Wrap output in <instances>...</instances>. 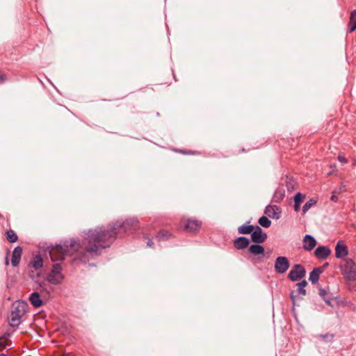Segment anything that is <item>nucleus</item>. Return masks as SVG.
Returning <instances> with one entry per match:
<instances>
[{
    "instance_id": "1",
    "label": "nucleus",
    "mask_w": 356,
    "mask_h": 356,
    "mask_svg": "<svg viewBox=\"0 0 356 356\" xmlns=\"http://www.w3.org/2000/svg\"><path fill=\"white\" fill-rule=\"evenodd\" d=\"M137 227L138 220L129 219L123 222L118 220L109 225L107 228L97 227L89 229L85 233L84 236L88 245L84 250L79 253L77 259L85 264L88 262L90 257L99 256L102 250L109 248L115 241L118 235L122 232H131L132 229H134Z\"/></svg>"
},
{
    "instance_id": "2",
    "label": "nucleus",
    "mask_w": 356,
    "mask_h": 356,
    "mask_svg": "<svg viewBox=\"0 0 356 356\" xmlns=\"http://www.w3.org/2000/svg\"><path fill=\"white\" fill-rule=\"evenodd\" d=\"M80 248L81 244L74 239H71L70 241H65L63 245L51 246L49 253L52 261H62L65 259V255L70 253V249L77 252Z\"/></svg>"
},
{
    "instance_id": "3",
    "label": "nucleus",
    "mask_w": 356,
    "mask_h": 356,
    "mask_svg": "<svg viewBox=\"0 0 356 356\" xmlns=\"http://www.w3.org/2000/svg\"><path fill=\"white\" fill-rule=\"evenodd\" d=\"M28 309V305L25 301L17 300L12 304L11 312L8 319L12 327H18L22 323V318Z\"/></svg>"
},
{
    "instance_id": "4",
    "label": "nucleus",
    "mask_w": 356,
    "mask_h": 356,
    "mask_svg": "<svg viewBox=\"0 0 356 356\" xmlns=\"http://www.w3.org/2000/svg\"><path fill=\"white\" fill-rule=\"evenodd\" d=\"M202 225V222L196 218L183 217L180 220L179 226L183 231L196 234L200 230V228Z\"/></svg>"
},
{
    "instance_id": "5",
    "label": "nucleus",
    "mask_w": 356,
    "mask_h": 356,
    "mask_svg": "<svg viewBox=\"0 0 356 356\" xmlns=\"http://www.w3.org/2000/svg\"><path fill=\"white\" fill-rule=\"evenodd\" d=\"M341 275L348 281L356 280V265L353 259H343L340 264Z\"/></svg>"
},
{
    "instance_id": "6",
    "label": "nucleus",
    "mask_w": 356,
    "mask_h": 356,
    "mask_svg": "<svg viewBox=\"0 0 356 356\" xmlns=\"http://www.w3.org/2000/svg\"><path fill=\"white\" fill-rule=\"evenodd\" d=\"M61 270L62 267L60 264H54L51 272L47 275V281L54 285L61 284L64 278Z\"/></svg>"
},
{
    "instance_id": "7",
    "label": "nucleus",
    "mask_w": 356,
    "mask_h": 356,
    "mask_svg": "<svg viewBox=\"0 0 356 356\" xmlns=\"http://www.w3.org/2000/svg\"><path fill=\"white\" fill-rule=\"evenodd\" d=\"M305 274L306 270L302 265L295 264L293 266L287 277L291 281L296 282L303 278Z\"/></svg>"
},
{
    "instance_id": "8",
    "label": "nucleus",
    "mask_w": 356,
    "mask_h": 356,
    "mask_svg": "<svg viewBox=\"0 0 356 356\" xmlns=\"http://www.w3.org/2000/svg\"><path fill=\"white\" fill-rule=\"evenodd\" d=\"M290 267V262L287 257L280 256L276 258L275 261V271L278 274H283L287 271Z\"/></svg>"
},
{
    "instance_id": "9",
    "label": "nucleus",
    "mask_w": 356,
    "mask_h": 356,
    "mask_svg": "<svg viewBox=\"0 0 356 356\" xmlns=\"http://www.w3.org/2000/svg\"><path fill=\"white\" fill-rule=\"evenodd\" d=\"M267 234L263 232L262 229L258 226L254 228L251 234V241L254 243H263L267 239Z\"/></svg>"
},
{
    "instance_id": "10",
    "label": "nucleus",
    "mask_w": 356,
    "mask_h": 356,
    "mask_svg": "<svg viewBox=\"0 0 356 356\" xmlns=\"http://www.w3.org/2000/svg\"><path fill=\"white\" fill-rule=\"evenodd\" d=\"M264 213L270 218L277 220L281 217L282 210L277 205H268L265 208Z\"/></svg>"
},
{
    "instance_id": "11",
    "label": "nucleus",
    "mask_w": 356,
    "mask_h": 356,
    "mask_svg": "<svg viewBox=\"0 0 356 356\" xmlns=\"http://www.w3.org/2000/svg\"><path fill=\"white\" fill-rule=\"evenodd\" d=\"M348 254L347 245L343 241H339L335 246V257L337 259H341Z\"/></svg>"
},
{
    "instance_id": "12",
    "label": "nucleus",
    "mask_w": 356,
    "mask_h": 356,
    "mask_svg": "<svg viewBox=\"0 0 356 356\" xmlns=\"http://www.w3.org/2000/svg\"><path fill=\"white\" fill-rule=\"evenodd\" d=\"M303 248L307 251L312 250L316 245V240L309 234H306L302 239Z\"/></svg>"
},
{
    "instance_id": "13",
    "label": "nucleus",
    "mask_w": 356,
    "mask_h": 356,
    "mask_svg": "<svg viewBox=\"0 0 356 356\" xmlns=\"http://www.w3.org/2000/svg\"><path fill=\"white\" fill-rule=\"evenodd\" d=\"M23 250L21 246H17L12 252L11 264L13 267L19 265L22 255Z\"/></svg>"
},
{
    "instance_id": "14",
    "label": "nucleus",
    "mask_w": 356,
    "mask_h": 356,
    "mask_svg": "<svg viewBox=\"0 0 356 356\" xmlns=\"http://www.w3.org/2000/svg\"><path fill=\"white\" fill-rule=\"evenodd\" d=\"M331 254L330 249L324 245H320L314 251V255L319 259H325Z\"/></svg>"
},
{
    "instance_id": "15",
    "label": "nucleus",
    "mask_w": 356,
    "mask_h": 356,
    "mask_svg": "<svg viewBox=\"0 0 356 356\" xmlns=\"http://www.w3.org/2000/svg\"><path fill=\"white\" fill-rule=\"evenodd\" d=\"M234 247L238 250H244L248 247L250 244V240L245 236H239L234 240L233 241Z\"/></svg>"
},
{
    "instance_id": "16",
    "label": "nucleus",
    "mask_w": 356,
    "mask_h": 356,
    "mask_svg": "<svg viewBox=\"0 0 356 356\" xmlns=\"http://www.w3.org/2000/svg\"><path fill=\"white\" fill-rule=\"evenodd\" d=\"M10 334L5 333L3 336L0 337V355H3L4 350L10 349L11 342L9 341Z\"/></svg>"
},
{
    "instance_id": "17",
    "label": "nucleus",
    "mask_w": 356,
    "mask_h": 356,
    "mask_svg": "<svg viewBox=\"0 0 356 356\" xmlns=\"http://www.w3.org/2000/svg\"><path fill=\"white\" fill-rule=\"evenodd\" d=\"M29 301L35 308H38L43 305V301L40 298V296L38 292H33L30 295Z\"/></svg>"
},
{
    "instance_id": "18",
    "label": "nucleus",
    "mask_w": 356,
    "mask_h": 356,
    "mask_svg": "<svg viewBox=\"0 0 356 356\" xmlns=\"http://www.w3.org/2000/svg\"><path fill=\"white\" fill-rule=\"evenodd\" d=\"M264 248L260 243H254L250 245L248 249V252L254 255H260L264 254Z\"/></svg>"
},
{
    "instance_id": "19",
    "label": "nucleus",
    "mask_w": 356,
    "mask_h": 356,
    "mask_svg": "<svg viewBox=\"0 0 356 356\" xmlns=\"http://www.w3.org/2000/svg\"><path fill=\"white\" fill-rule=\"evenodd\" d=\"M32 268H33L35 270H38L41 268L43 266V259L40 254H35L32 260L30 262L29 264Z\"/></svg>"
},
{
    "instance_id": "20",
    "label": "nucleus",
    "mask_w": 356,
    "mask_h": 356,
    "mask_svg": "<svg viewBox=\"0 0 356 356\" xmlns=\"http://www.w3.org/2000/svg\"><path fill=\"white\" fill-rule=\"evenodd\" d=\"M318 290L319 296L324 300L327 305L330 306L332 305L331 302L333 298L330 296L329 291L325 289H323L322 287H319Z\"/></svg>"
},
{
    "instance_id": "21",
    "label": "nucleus",
    "mask_w": 356,
    "mask_h": 356,
    "mask_svg": "<svg viewBox=\"0 0 356 356\" xmlns=\"http://www.w3.org/2000/svg\"><path fill=\"white\" fill-rule=\"evenodd\" d=\"M349 32L352 33L356 29V10L350 13L348 22Z\"/></svg>"
},
{
    "instance_id": "22",
    "label": "nucleus",
    "mask_w": 356,
    "mask_h": 356,
    "mask_svg": "<svg viewBox=\"0 0 356 356\" xmlns=\"http://www.w3.org/2000/svg\"><path fill=\"white\" fill-rule=\"evenodd\" d=\"M172 234L170 232L165 229H161L156 234V238L159 241H166L170 238Z\"/></svg>"
},
{
    "instance_id": "23",
    "label": "nucleus",
    "mask_w": 356,
    "mask_h": 356,
    "mask_svg": "<svg viewBox=\"0 0 356 356\" xmlns=\"http://www.w3.org/2000/svg\"><path fill=\"white\" fill-rule=\"evenodd\" d=\"M285 196V191L283 188H278L274 193L273 201L279 203L284 199Z\"/></svg>"
},
{
    "instance_id": "24",
    "label": "nucleus",
    "mask_w": 356,
    "mask_h": 356,
    "mask_svg": "<svg viewBox=\"0 0 356 356\" xmlns=\"http://www.w3.org/2000/svg\"><path fill=\"white\" fill-rule=\"evenodd\" d=\"M254 228V225L244 224L238 227V233L240 234H251Z\"/></svg>"
},
{
    "instance_id": "25",
    "label": "nucleus",
    "mask_w": 356,
    "mask_h": 356,
    "mask_svg": "<svg viewBox=\"0 0 356 356\" xmlns=\"http://www.w3.org/2000/svg\"><path fill=\"white\" fill-rule=\"evenodd\" d=\"M6 240L11 243H15L18 241V236L17 234L14 232V230L11 229L6 231Z\"/></svg>"
},
{
    "instance_id": "26",
    "label": "nucleus",
    "mask_w": 356,
    "mask_h": 356,
    "mask_svg": "<svg viewBox=\"0 0 356 356\" xmlns=\"http://www.w3.org/2000/svg\"><path fill=\"white\" fill-rule=\"evenodd\" d=\"M320 275L321 273L316 268H314L309 273V280L312 284H315L318 283Z\"/></svg>"
},
{
    "instance_id": "27",
    "label": "nucleus",
    "mask_w": 356,
    "mask_h": 356,
    "mask_svg": "<svg viewBox=\"0 0 356 356\" xmlns=\"http://www.w3.org/2000/svg\"><path fill=\"white\" fill-rule=\"evenodd\" d=\"M317 203V201L314 199V198H312L310 199L309 200H308L305 204L304 206L302 207V213L305 214L306 213V212L311 208L313 206H314Z\"/></svg>"
},
{
    "instance_id": "28",
    "label": "nucleus",
    "mask_w": 356,
    "mask_h": 356,
    "mask_svg": "<svg viewBox=\"0 0 356 356\" xmlns=\"http://www.w3.org/2000/svg\"><path fill=\"white\" fill-rule=\"evenodd\" d=\"M259 224L265 228H268L271 225V221L265 216H261L259 220Z\"/></svg>"
},
{
    "instance_id": "29",
    "label": "nucleus",
    "mask_w": 356,
    "mask_h": 356,
    "mask_svg": "<svg viewBox=\"0 0 356 356\" xmlns=\"http://www.w3.org/2000/svg\"><path fill=\"white\" fill-rule=\"evenodd\" d=\"M172 150L174 152H175L180 153V154H186V155H197V154H199L198 152L194 151V150H190V149H181L174 148Z\"/></svg>"
},
{
    "instance_id": "30",
    "label": "nucleus",
    "mask_w": 356,
    "mask_h": 356,
    "mask_svg": "<svg viewBox=\"0 0 356 356\" xmlns=\"http://www.w3.org/2000/svg\"><path fill=\"white\" fill-rule=\"evenodd\" d=\"M305 198V195L301 193H297L294 196V203L301 204L303 200Z\"/></svg>"
},
{
    "instance_id": "31",
    "label": "nucleus",
    "mask_w": 356,
    "mask_h": 356,
    "mask_svg": "<svg viewBox=\"0 0 356 356\" xmlns=\"http://www.w3.org/2000/svg\"><path fill=\"white\" fill-rule=\"evenodd\" d=\"M318 338L324 341H332L334 339V334L330 333L320 334L318 335Z\"/></svg>"
},
{
    "instance_id": "32",
    "label": "nucleus",
    "mask_w": 356,
    "mask_h": 356,
    "mask_svg": "<svg viewBox=\"0 0 356 356\" xmlns=\"http://www.w3.org/2000/svg\"><path fill=\"white\" fill-rule=\"evenodd\" d=\"M290 298L292 301L293 305L295 306L296 304V302L299 300H302V298L298 297V295H295V291H291L289 294Z\"/></svg>"
},
{
    "instance_id": "33",
    "label": "nucleus",
    "mask_w": 356,
    "mask_h": 356,
    "mask_svg": "<svg viewBox=\"0 0 356 356\" xmlns=\"http://www.w3.org/2000/svg\"><path fill=\"white\" fill-rule=\"evenodd\" d=\"M329 263L328 262H325V264H323L322 266H319V267H316L315 268L321 274L323 273L325 270L329 266Z\"/></svg>"
},
{
    "instance_id": "34",
    "label": "nucleus",
    "mask_w": 356,
    "mask_h": 356,
    "mask_svg": "<svg viewBox=\"0 0 356 356\" xmlns=\"http://www.w3.org/2000/svg\"><path fill=\"white\" fill-rule=\"evenodd\" d=\"M8 80L7 75L0 70V84L5 83Z\"/></svg>"
},
{
    "instance_id": "35",
    "label": "nucleus",
    "mask_w": 356,
    "mask_h": 356,
    "mask_svg": "<svg viewBox=\"0 0 356 356\" xmlns=\"http://www.w3.org/2000/svg\"><path fill=\"white\" fill-rule=\"evenodd\" d=\"M296 287H297L296 292L298 293V294L302 295V296H306L307 291L304 287H300V286H296Z\"/></svg>"
},
{
    "instance_id": "36",
    "label": "nucleus",
    "mask_w": 356,
    "mask_h": 356,
    "mask_svg": "<svg viewBox=\"0 0 356 356\" xmlns=\"http://www.w3.org/2000/svg\"><path fill=\"white\" fill-rule=\"evenodd\" d=\"M337 159H338V161H339L340 163H344V164H346V163H348V160H347V159H346V158L344 156H343V155L339 154V155L338 156V158H337Z\"/></svg>"
},
{
    "instance_id": "37",
    "label": "nucleus",
    "mask_w": 356,
    "mask_h": 356,
    "mask_svg": "<svg viewBox=\"0 0 356 356\" xmlns=\"http://www.w3.org/2000/svg\"><path fill=\"white\" fill-rule=\"evenodd\" d=\"M307 284H308V283H307V280H303L301 282L297 283L296 286H300V287L305 288L307 286Z\"/></svg>"
},
{
    "instance_id": "38",
    "label": "nucleus",
    "mask_w": 356,
    "mask_h": 356,
    "mask_svg": "<svg viewBox=\"0 0 356 356\" xmlns=\"http://www.w3.org/2000/svg\"><path fill=\"white\" fill-rule=\"evenodd\" d=\"M144 238L147 240V245L149 246V247H152V245H153L152 239L149 238L148 236H144Z\"/></svg>"
},
{
    "instance_id": "39",
    "label": "nucleus",
    "mask_w": 356,
    "mask_h": 356,
    "mask_svg": "<svg viewBox=\"0 0 356 356\" xmlns=\"http://www.w3.org/2000/svg\"><path fill=\"white\" fill-rule=\"evenodd\" d=\"M9 255H10V251L8 250L6 252V256L5 258V265L8 266L9 265Z\"/></svg>"
},
{
    "instance_id": "40",
    "label": "nucleus",
    "mask_w": 356,
    "mask_h": 356,
    "mask_svg": "<svg viewBox=\"0 0 356 356\" xmlns=\"http://www.w3.org/2000/svg\"><path fill=\"white\" fill-rule=\"evenodd\" d=\"M330 200L332 201V202H337L339 200L338 197L334 195V193L331 195L330 197Z\"/></svg>"
},
{
    "instance_id": "41",
    "label": "nucleus",
    "mask_w": 356,
    "mask_h": 356,
    "mask_svg": "<svg viewBox=\"0 0 356 356\" xmlns=\"http://www.w3.org/2000/svg\"><path fill=\"white\" fill-rule=\"evenodd\" d=\"M40 286L41 287L42 291H47V289L45 287L46 286V284L45 283H44V282L40 283Z\"/></svg>"
},
{
    "instance_id": "42",
    "label": "nucleus",
    "mask_w": 356,
    "mask_h": 356,
    "mask_svg": "<svg viewBox=\"0 0 356 356\" xmlns=\"http://www.w3.org/2000/svg\"><path fill=\"white\" fill-rule=\"evenodd\" d=\"M300 204L294 203V210L296 211H300Z\"/></svg>"
},
{
    "instance_id": "43",
    "label": "nucleus",
    "mask_w": 356,
    "mask_h": 356,
    "mask_svg": "<svg viewBox=\"0 0 356 356\" xmlns=\"http://www.w3.org/2000/svg\"><path fill=\"white\" fill-rule=\"evenodd\" d=\"M339 189H340L341 191H346V186L343 185V186H341L340 187Z\"/></svg>"
},
{
    "instance_id": "44",
    "label": "nucleus",
    "mask_w": 356,
    "mask_h": 356,
    "mask_svg": "<svg viewBox=\"0 0 356 356\" xmlns=\"http://www.w3.org/2000/svg\"><path fill=\"white\" fill-rule=\"evenodd\" d=\"M31 277H32L33 280H35L34 275H31Z\"/></svg>"
}]
</instances>
